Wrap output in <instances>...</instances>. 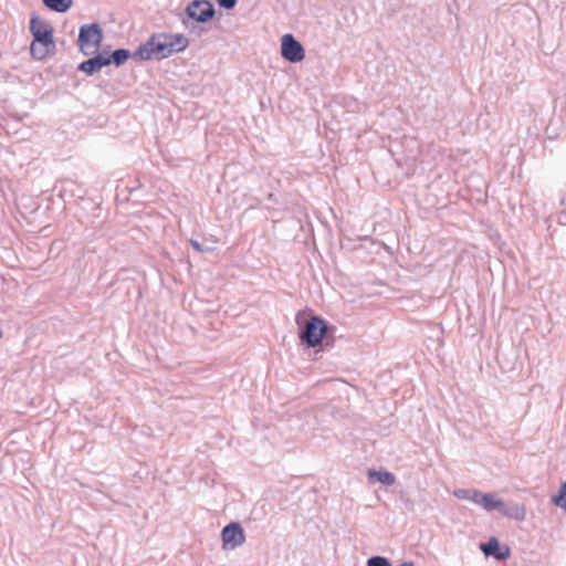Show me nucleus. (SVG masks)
Instances as JSON below:
<instances>
[{
  "label": "nucleus",
  "mask_w": 566,
  "mask_h": 566,
  "mask_svg": "<svg viewBox=\"0 0 566 566\" xmlns=\"http://www.w3.org/2000/svg\"><path fill=\"white\" fill-rule=\"evenodd\" d=\"M480 506H482L485 511H497L502 506V501L495 499L492 493H484L483 497H481Z\"/></svg>",
  "instance_id": "4468645a"
},
{
  "label": "nucleus",
  "mask_w": 566,
  "mask_h": 566,
  "mask_svg": "<svg viewBox=\"0 0 566 566\" xmlns=\"http://www.w3.org/2000/svg\"><path fill=\"white\" fill-rule=\"evenodd\" d=\"M367 566H391L386 557L373 556L367 560Z\"/></svg>",
  "instance_id": "a211bd4d"
},
{
  "label": "nucleus",
  "mask_w": 566,
  "mask_h": 566,
  "mask_svg": "<svg viewBox=\"0 0 566 566\" xmlns=\"http://www.w3.org/2000/svg\"><path fill=\"white\" fill-rule=\"evenodd\" d=\"M189 242H190L191 247L200 253L213 252L217 249V247H216L217 241L212 240V239H205V241L202 243L199 242L198 240L190 239Z\"/></svg>",
  "instance_id": "dca6fc26"
},
{
  "label": "nucleus",
  "mask_w": 566,
  "mask_h": 566,
  "mask_svg": "<svg viewBox=\"0 0 566 566\" xmlns=\"http://www.w3.org/2000/svg\"><path fill=\"white\" fill-rule=\"evenodd\" d=\"M480 549L485 556H493L496 560H505L510 556V548L507 546L501 547L495 537L482 543Z\"/></svg>",
  "instance_id": "1a4fd4ad"
},
{
  "label": "nucleus",
  "mask_w": 566,
  "mask_h": 566,
  "mask_svg": "<svg viewBox=\"0 0 566 566\" xmlns=\"http://www.w3.org/2000/svg\"><path fill=\"white\" fill-rule=\"evenodd\" d=\"M369 476H375L378 482L388 486L395 484L396 482L395 474L386 470L370 471Z\"/></svg>",
  "instance_id": "2eb2a0df"
},
{
  "label": "nucleus",
  "mask_w": 566,
  "mask_h": 566,
  "mask_svg": "<svg viewBox=\"0 0 566 566\" xmlns=\"http://www.w3.org/2000/svg\"><path fill=\"white\" fill-rule=\"evenodd\" d=\"M454 496L461 500H470L471 490L458 489L453 492Z\"/></svg>",
  "instance_id": "6ab92c4d"
},
{
  "label": "nucleus",
  "mask_w": 566,
  "mask_h": 566,
  "mask_svg": "<svg viewBox=\"0 0 566 566\" xmlns=\"http://www.w3.org/2000/svg\"><path fill=\"white\" fill-rule=\"evenodd\" d=\"M130 56H133V54H130L127 49H117L112 54L106 53V59H109V64H115L116 66L125 64Z\"/></svg>",
  "instance_id": "f8f14e48"
},
{
  "label": "nucleus",
  "mask_w": 566,
  "mask_h": 566,
  "mask_svg": "<svg viewBox=\"0 0 566 566\" xmlns=\"http://www.w3.org/2000/svg\"><path fill=\"white\" fill-rule=\"evenodd\" d=\"M553 503L566 511V482L562 484L559 494L553 497Z\"/></svg>",
  "instance_id": "f3484780"
},
{
  "label": "nucleus",
  "mask_w": 566,
  "mask_h": 566,
  "mask_svg": "<svg viewBox=\"0 0 566 566\" xmlns=\"http://www.w3.org/2000/svg\"><path fill=\"white\" fill-rule=\"evenodd\" d=\"M484 493L478 491V490H471V494H470V501H472L473 503L480 505L481 503V497H483Z\"/></svg>",
  "instance_id": "412c9836"
},
{
  "label": "nucleus",
  "mask_w": 566,
  "mask_h": 566,
  "mask_svg": "<svg viewBox=\"0 0 566 566\" xmlns=\"http://www.w3.org/2000/svg\"><path fill=\"white\" fill-rule=\"evenodd\" d=\"M281 55L291 63H297L304 60L305 50L300 41L293 34H284L281 40Z\"/></svg>",
  "instance_id": "39448f33"
},
{
  "label": "nucleus",
  "mask_w": 566,
  "mask_h": 566,
  "mask_svg": "<svg viewBox=\"0 0 566 566\" xmlns=\"http://www.w3.org/2000/svg\"><path fill=\"white\" fill-rule=\"evenodd\" d=\"M30 32L33 35L30 46L31 55L39 61L44 60L55 49L53 28L33 15L30 20Z\"/></svg>",
  "instance_id": "f257e3e1"
},
{
  "label": "nucleus",
  "mask_w": 566,
  "mask_h": 566,
  "mask_svg": "<svg viewBox=\"0 0 566 566\" xmlns=\"http://www.w3.org/2000/svg\"><path fill=\"white\" fill-rule=\"evenodd\" d=\"M44 6L52 11L64 13L73 3V0H42Z\"/></svg>",
  "instance_id": "ddd939ff"
},
{
  "label": "nucleus",
  "mask_w": 566,
  "mask_h": 566,
  "mask_svg": "<svg viewBox=\"0 0 566 566\" xmlns=\"http://www.w3.org/2000/svg\"><path fill=\"white\" fill-rule=\"evenodd\" d=\"M214 13L213 4L208 0H193L186 8L188 18L201 23L212 19Z\"/></svg>",
  "instance_id": "423d86ee"
},
{
  "label": "nucleus",
  "mask_w": 566,
  "mask_h": 566,
  "mask_svg": "<svg viewBox=\"0 0 566 566\" xmlns=\"http://www.w3.org/2000/svg\"><path fill=\"white\" fill-rule=\"evenodd\" d=\"M170 40L165 41L167 57L175 53L182 52L189 45V40L184 34L170 33Z\"/></svg>",
  "instance_id": "9d476101"
},
{
  "label": "nucleus",
  "mask_w": 566,
  "mask_h": 566,
  "mask_svg": "<svg viewBox=\"0 0 566 566\" xmlns=\"http://www.w3.org/2000/svg\"><path fill=\"white\" fill-rule=\"evenodd\" d=\"M398 566H413V563L412 562H402Z\"/></svg>",
  "instance_id": "4be33fe9"
},
{
  "label": "nucleus",
  "mask_w": 566,
  "mask_h": 566,
  "mask_svg": "<svg viewBox=\"0 0 566 566\" xmlns=\"http://www.w3.org/2000/svg\"><path fill=\"white\" fill-rule=\"evenodd\" d=\"M222 545L224 548L234 549L245 542V535L239 523L226 525L221 532Z\"/></svg>",
  "instance_id": "0eeeda50"
},
{
  "label": "nucleus",
  "mask_w": 566,
  "mask_h": 566,
  "mask_svg": "<svg viewBox=\"0 0 566 566\" xmlns=\"http://www.w3.org/2000/svg\"><path fill=\"white\" fill-rule=\"evenodd\" d=\"M296 322H297L298 325H302V323H301L298 317H297Z\"/></svg>",
  "instance_id": "5701e85b"
},
{
  "label": "nucleus",
  "mask_w": 566,
  "mask_h": 566,
  "mask_svg": "<svg viewBox=\"0 0 566 566\" xmlns=\"http://www.w3.org/2000/svg\"><path fill=\"white\" fill-rule=\"evenodd\" d=\"M499 512L502 515L516 521H523L526 516L525 506L517 503H504L502 501V506L499 509Z\"/></svg>",
  "instance_id": "9b49d317"
},
{
  "label": "nucleus",
  "mask_w": 566,
  "mask_h": 566,
  "mask_svg": "<svg viewBox=\"0 0 566 566\" xmlns=\"http://www.w3.org/2000/svg\"><path fill=\"white\" fill-rule=\"evenodd\" d=\"M103 31L98 23L84 24L80 28L77 44L85 55H91L101 46Z\"/></svg>",
  "instance_id": "20e7f679"
},
{
  "label": "nucleus",
  "mask_w": 566,
  "mask_h": 566,
  "mask_svg": "<svg viewBox=\"0 0 566 566\" xmlns=\"http://www.w3.org/2000/svg\"><path fill=\"white\" fill-rule=\"evenodd\" d=\"M327 333L325 321L319 316H312L305 321L298 333L302 343L308 347L318 346Z\"/></svg>",
  "instance_id": "7ed1b4c3"
},
{
  "label": "nucleus",
  "mask_w": 566,
  "mask_h": 566,
  "mask_svg": "<svg viewBox=\"0 0 566 566\" xmlns=\"http://www.w3.org/2000/svg\"><path fill=\"white\" fill-rule=\"evenodd\" d=\"M220 8L231 10L237 6L238 0H217Z\"/></svg>",
  "instance_id": "aec40b11"
},
{
  "label": "nucleus",
  "mask_w": 566,
  "mask_h": 566,
  "mask_svg": "<svg viewBox=\"0 0 566 566\" xmlns=\"http://www.w3.org/2000/svg\"><path fill=\"white\" fill-rule=\"evenodd\" d=\"M170 33H155L133 53V57L139 61L151 59L164 60L167 57L165 41L170 40Z\"/></svg>",
  "instance_id": "f03ea898"
},
{
  "label": "nucleus",
  "mask_w": 566,
  "mask_h": 566,
  "mask_svg": "<svg viewBox=\"0 0 566 566\" xmlns=\"http://www.w3.org/2000/svg\"><path fill=\"white\" fill-rule=\"evenodd\" d=\"M107 65H109V59H106V51H103L95 56L83 61L78 65L77 70L86 73L87 75H93Z\"/></svg>",
  "instance_id": "6e6552de"
}]
</instances>
